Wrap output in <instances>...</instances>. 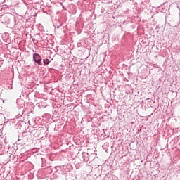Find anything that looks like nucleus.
Segmentation results:
<instances>
[{"mask_svg": "<svg viewBox=\"0 0 180 180\" xmlns=\"http://www.w3.org/2000/svg\"><path fill=\"white\" fill-rule=\"evenodd\" d=\"M33 60L39 65L41 64V57L38 53H34Z\"/></svg>", "mask_w": 180, "mask_h": 180, "instance_id": "nucleus-1", "label": "nucleus"}, {"mask_svg": "<svg viewBox=\"0 0 180 180\" xmlns=\"http://www.w3.org/2000/svg\"><path fill=\"white\" fill-rule=\"evenodd\" d=\"M50 63V61L49 59H44V64L49 65Z\"/></svg>", "mask_w": 180, "mask_h": 180, "instance_id": "nucleus-2", "label": "nucleus"}]
</instances>
